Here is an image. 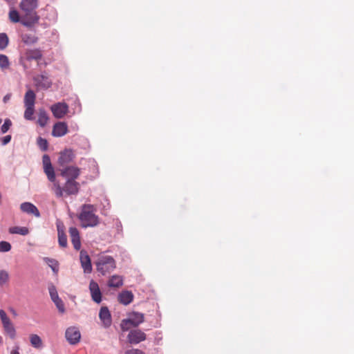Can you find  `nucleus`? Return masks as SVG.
Masks as SVG:
<instances>
[{"label": "nucleus", "mask_w": 354, "mask_h": 354, "mask_svg": "<svg viewBox=\"0 0 354 354\" xmlns=\"http://www.w3.org/2000/svg\"><path fill=\"white\" fill-rule=\"evenodd\" d=\"M95 266L97 271L102 275L105 276L116 268V262L111 256L104 255L97 259Z\"/></svg>", "instance_id": "20e7f679"}, {"label": "nucleus", "mask_w": 354, "mask_h": 354, "mask_svg": "<svg viewBox=\"0 0 354 354\" xmlns=\"http://www.w3.org/2000/svg\"><path fill=\"white\" fill-rule=\"evenodd\" d=\"M60 174L66 180L74 179L75 180L80 175V169L74 166L66 167L60 169Z\"/></svg>", "instance_id": "0eeeda50"}, {"label": "nucleus", "mask_w": 354, "mask_h": 354, "mask_svg": "<svg viewBox=\"0 0 354 354\" xmlns=\"http://www.w3.org/2000/svg\"><path fill=\"white\" fill-rule=\"evenodd\" d=\"M30 344L32 347L37 349L41 348L43 346V342L41 337L36 334H31L29 337Z\"/></svg>", "instance_id": "b1692460"}, {"label": "nucleus", "mask_w": 354, "mask_h": 354, "mask_svg": "<svg viewBox=\"0 0 354 354\" xmlns=\"http://www.w3.org/2000/svg\"><path fill=\"white\" fill-rule=\"evenodd\" d=\"M49 293L53 301L59 298L56 288L54 286H52L49 288Z\"/></svg>", "instance_id": "ea45409f"}, {"label": "nucleus", "mask_w": 354, "mask_h": 354, "mask_svg": "<svg viewBox=\"0 0 354 354\" xmlns=\"http://www.w3.org/2000/svg\"><path fill=\"white\" fill-rule=\"evenodd\" d=\"M38 0H21L19 8L23 12L21 23L26 27H32L39 22V16L36 12Z\"/></svg>", "instance_id": "f257e3e1"}, {"label": "nucleus", "mask_w": 354, "mask_h": 354, "mask_svg": "<svg viewBox=\"0 0 354 354\" xmlns=\"http://www.w3.org/2000/svg\"><path fill=\"white\" fill-rule=\"evenodd\" d=\"M26 59L28 61L39 60L42 57V53L39 49H30L25 53Z\"/></svg>", "instance_id": "aec40b11"}, {"label": "nucleus", "mask_w": 354, "mask_h": 354, "mask_svg": "<svg viewBox=\"0 0 354 354\" xmlns=\"http://www.w3.org/2000/svg\"><path fill=\"white\" fill-rule=\"evenodd\" d=\"M123 281L124 279L122 276L114 274L109 278L107 286L110 288H119L123 286Z\"/></svg>", "instance_id": "6ab92c4d"}, {"label": "nucleus", "mask_w": 354, "mask_h": 354, "mask_svg": "<svg viewBox=\"0 0 354 354\" xmlns=\"http://www.w3.org/2000/svg\"><path fill=\"white\" fill-rule=\"evenodd\" d=\"M9 19L13 23L21 21L19 14L17 10L11 9L9 12Z\"/></svg>", "instance_id": "7c9ffc66"}, {"label": "nucleus", "mask_w": 354, "mask_h": 354, "mask_svg": "<svg viewBox=\"0 0 354 354\" xmlns=\"http://www.w3.org/2000/svg\"><path fill=\"white\" fill-rule=\"evenodd\" d=\"M133 295L131 291L124 290L122 291L118 296V301L123 305H129L133 301Z\"/></svg>", "instance_id": "a211bd4d"}, {"label": "nucleus", "mask_w": 354, "mask_h": 354, "mask_svg": "<svg viewBox=\"0 0 354 354\" xmlns=\"http://www.w3.org/2000/svg\"><path fill=\"white\" fill-rule=\"evenodd\" d=\"M36 95L32 90H28L24 95V105L35 106Z\"/></svg>", "instance_id": "5701e85b"}, {"label": "nucleus", "mask_w": 354, "mask_h": 354, "mask_svg": "<svg viewBox=\"0 0 354 354\" xmlns=\"http://www.w3.org/2000/svg\"><path fill=\"white\" fill-rule=\"evenodd\" d=\"M8 44V37L6 33H0V49L3 50Z\"/></svg>", "instance_id": "2f4dec72"}, {"label": "nucleus", "mask_w": 354, "mask_h": 354, "mask_svg": "<svg viewBox=\"0 0 354 354\" xmlns=\"http://www.w3.org/2000/svg\"><path fill=\"white\" fill-rule=\"evenodd\" d=\"M8 273L5 270L0 271V286H3L8 281Z\"/></svg>", "instance_id": "f704fd0d"}, {"label": "nucleus", "mask_w": 354, "mask_h": 354, "mask_svg": "<svg viewBox=\"0 0 354 354\" xmlns=\"http://www.w3.org/2000/svg\"><path fill=\"white\" fill-rule=\"evenodd\" d=\"M44 170L45 174L47 176L48 179L50 182H53V183L55 182H56L55 181V174L54 169H53V167L51 164H49L48 166L45 167L44 168Z\"/></svg>", "instance_id": "bb28decb"}, {"label": "nucleus", "mask_w": 354, "mask_h": 354, "mask_svg": "<svg viewBox=\"0 0 354 354\" xmlns=\"http://www.w3.org/2000/svg\"><path fill=\"white\" fill-rule=\"evenodd\" d=\"M26 110L24 111V118L28 120L33 119V114L35 113V106L24 105Z\"/></svg>", "instance_id": "c85d7f7f"}, {"label": "nucleus", "mask_w": 354, "mask_h": 354, "mask_svg": "<svg viewBox=\"0 0 354 354\" xmlns=\"http://www.w3.org/2000/svg\"><path fill=\"white\" fill-rule=\"evenodd\" d=\"M43 163H44V168L46 166H48L49 164H51L50 158L48 155H44L43 156Z\"/></svg>", "instance_id": "37998d69"}, {"label": "nucleus", "mask_w": 354, "mask_h": 354, "mask_svg": "<svg viewBox=\"0 0 354 354\" xmlns=\"http://www.w3.org/2000/svg\"><path fill=\"white\" fill-rule=\"evenodd\" d=\"M146 334L140 329L130 330L127 335L128 342L131 344H138L146 339Z\"/></svg>", "instance_id": "423d86ee"}, {"label": "nucleus", "mask_w": 354, "mask_h": 354, "mask_svg": "<svg viewBox=\"0 0 354 354\" xmlns=\"http://www.w3.org/2000/svg\"><path fill=\"white\" fill-rule=\"evenodd\" d=\"M37 144L39 147V148L42 151H46L48 149V142L46 139H44L42 138H39L37 140Z\"/></svg>", "instance_id": "4c0bfd02"}, {"label": "nucleus", "mask_w": 354, "mask_h": 354, "mask_svg": "<svg viewBox=\"0 0 354 354\" xmlns=\"http://www.w3.org/2000/svg\"><path fill=\"white\" fill-rule=\"evenodd\" d=\"M65 337L71 344H76L80 342L81 335L78 328L69 327L66 330Z\"/></svg>", "instance_id": "6e6552de"}, {"label": "nucleus", "mask_w": 354, "mask_h": 354, "mask_svg": "<svg viewBox=\"0 0 354 354\" xmlns=\"http://www.w3.org/2000/svg\"><path fill=\"white\" fill-rule=\"evenodd\" d=\"M53 302L60 313H64L65 312L64 304L59 297L54 300Z\"/></svg>", "instance_id": "e433bc0d"}, {"label": "nucleus", "mask_w": 354, "mask_h": 354, "mask_svg": "<svg viewBox=\"0 0 354 354\" xmlns=\"http://www.w3.org/2000/svg\"><path fill=\"white\" fill-rule=\"evenodd\" d=\"M1 122V119H0V123Z\"/></svg>", "instance_id": "de8ad7c7"}, {"label": "nucleus", "mask_w": 354, "mask_h": 354, "mask_svg": "<svg viewBox=\"0 0 354 354\" xmlns=\"http://www.w3.org/2000/svg\"><path fill=\"white\" fill-rule=\"evenodd\" d=\"M44 261L48 265V266L52 269L55 274L58 272L59 263L57 260L48 257H45L44 258Z\"/></svg>", "instance_id": "393cba45"}, {"label": "nucleus", "mask_w": 354, "mask_h": 354, "mask_svg": "<svg viewBox=\"0 0 354 354\" xmlns=\"http://www.w3.org/2000/svg\"><path fill=\"white\" fill-rule=\"evenodd\" d=\"M10 66V62L8 57L6 55H0V68L1 70L8 68Z\"/></svg>", "instance_id": "c756f323"}, {"label": "nucleus", "mask_w": 354, "mask_h": 354, "mask_svg": "<svg viewBox=\"0 0 354 354\" xmlns=\"http://www.w3.org/2000/svg\"><path fill=\"white\" fill-rule=\"evenodd\" d=\"M144 315L140 313H133L130 318L126 320H123V322L129 323L134 327H137L138 325L144 322Z\"/></svg>", "instance_id": "f3484780"}, {"label": "nucleus", "mask_w": 354, "mask_h": 354, "mask_svg": "<svg viewBox=\"0 0 354 354\" xmlns=\"http://www.w3.org/2000/svg\"><path fill=\"white\" fill-rule=\"evenodd\" d=\"M22 40L26 44H35L37 41V38L33 35H24L22 37Z\"/></svg>", "instance_id": "473e14b6"}, {"label": "nucleus", "mask_w": 354, "mask_h": 354, "mask_svg": "<svg viewBox=\"0 0 354 354\" xmlns=\"http://www.w3.org/2000/svg\"><path fill=\"white\" fill-rule=\"evenodd\" d=\"M1 140V144L3 145H6L10 142L11 136H10V135L6 136L3 137Z\"/></svg>", "instance_id": "79ce46f5"}, {"label": "nucleus", "mask_w": 354, "mask_h": 354, "mask_svg": "<svg viewBox=\"0 0 354 354\" xmlns=\"http://www.w3.org/2000/svg\"><path fill=\"white\" fill-rule=\"evenodd\" d=\"M11 248L10 243L4 241L0 242V252H9L11 250Z\"/></svg>", "instance_id": "72a5a7b5"}, {"label": "nucleus", "mask_w": 354, "mask_h": 354, "mask_svg": "<svg viewBox=\"0 0 354 354\" xmlns=\"http://www.w3.org/2000/svg\"><path fill=\"white\" fill-rule=\"evenodd\" d=\"M19 346H15V348L11 351L10 354H19Z\"/></svg>", "instance_id": "c03bdc74"}, {"label": "nucleus", "mask_w": 354, "mask_h": 354, "mask_svg": "<svg viewBox=\"0 0 354 354\" xmlns=\"http://www.w3.org/2000/svg\"><path fill=\"white\" fill-rule=\"evenodd\" d=\"M34 81L37 87L43 89H47L50 88L52 84L51 80L46 75L44 74L37 75L34 78Z\"/></svg>", "instance_id": "f8f14e48"}, {"label": "nucleus", "mask_w": 354, "mask_h": 354, "mask_svg": "<svg viewBox=\"0 0 354 354\" xmlns=\"http://www.w3.org/2000/svg\"><path fill=\"white\" fill-rule=\"evenodd\" d=\"M10 234H18L21 235H26L29 230L26 227H12L9 229Z\"/></svg>", "instance_id": "cd10ccee"}, {"label": "nucleus", "mask_w": 354, "mask_h": 354, "mask_svg": "<svg viewBox=\"0 0 354 354\" xmlns=\"http://www.w3.org/2000/svg\"><path fill=\"white\" fill-rule=\"evenodd\" d=\"M50 111L55 118H63L69 111L68 105L64 102H60L53 104Z\"/></svg>", "instance_id": "39448f33"}, {"label": "nucleus", "mask_w": 354, "mask_h": 354, "mask_svg": "<svg viewBox=\"0 0 354 354\" xmlns=\"http://www.w3.org/2000/svg\"><path fill=\"white\" fill-rule=\"evenodd\" d=\"M95 212L96 209L93 205L84 204L82 206L77 217L82 227H93L100 223V218Z\"/></svg>", "instance_id": "f03ea898"}, {"label": "nucleus", "mask_w": 354, "mask_h": 354, "mask_svg": "<svg viewBox=\"0 0 354 354\" xmlns=\"http://www.w3.org/2000/svg\"><path fill=\"white\" fill-rule=\"evenodd\" d=\"M0 343H3L2 337L0 336Z\"/></svg>", "instance_id": "49530a36"}, {"label": "nucleus", "mask_w": 354, "mask_h": 354, "mask_svg": "<svg viewBox=\"0 0 354 354\" xmlns=\"http://www.w3.org/2000/svg\"><path fill=\"white\" fill-rule=\"evenodd\" d=\"M20 209L22 212L28 214H32L35 217H39L40 213L37 207L31 203L25 202L21 204Z\"/></svg>", "instance_id": "2eb2a0df"}, {"label": "nucleus", "mask_w": 354, "mask_h": 354, "mask_svg": "<svg viewBox=\"0 0 354 354\" xmlns=\"http://www.w3.org/2000/svg\"><path fill=\"white\" fill-rule=\"evenodd\" d=\"M74 154L71 149H66L61 152L58 158V163L60 166H65L73 161Z\"/></svg>", "instance_id": "ddd939ff"}, {"label": "nucleus", "mask_w": 354, "mask_h": 354, "mask_svg": "<svg viewBox=\"0 0 354 354\" xmlns=\"http://www.w3.org/2000/svg\"><path fill=\"white\" fill-rule=\"evenodd\" d=\"M68 133V126L66 122H58L53 126L52 135L54 137H62Z\"/></svg>", "instance_id": "9d476101"}, {"label": "nucleus", "mask_w": 354, "mask_h": 354, "mask_svg": "<svg viewBox=\"0 0 354 354\" xmlns=\"http://www.w3.org/2000/svg\"><path fill=\"white\" fill-rule=\"evenodd\" d=\"M0 318L2 322V324L8 323L10 321L9 317L7 316L6 312L3 310H0Z\"/></svg>", "instance_id": "58836bf2"}, {"label": "nucleus", "mask_w": 354, "mask_h": 354, "mask_svg": "<svg viewBox=\"0 0 354 354\" xmlns=\"http://www.w3.org/2000/svg\"><path fill=\"white\" fill-rule=\"evenodd\" d=\"M55 196L61 198L64 195H75L80 189V183L74 180V179H68L63 187H61L59 182H55L51 187Z\"/></svg>", "instance_id": "7ed1b4c3"}, {"label": "nucleus", "mask_w": 354, "mask_h": 354, "mask_svg": "<svg viewBox=\"0 0 354 354\" xmlns=\"http://www.w3.org/2000/svg\"><path fill=\"white\" fill-rule=\"evenodd\" d=\"M89 290L93 301L100 304L102 301V293L97 283L91 280L89 283Z\"/></svg>", "instance_id": "1a4fd4ad"}, {"label": "nucleus", "mask_w": 354, "mask_h": 354, "mask_svg": "<svg viewBox=\"0 0 354 354\" xmlns=\"http://www.w3.org/2000/svg\"><path fill=\"white\" fill-rule=\"evenodd\" d=\"M99 317L105 327L107 328L111 326L112 322L111 316L107 307L101 308Z\"/></svg>", "instance_id": "dca6fc26"}, {"label": "nucleus", "mask_w": 354, "mask_h": 354, "mask_svg": "<svg viewBox=\"0 0 354 354\" xmlns=\"http://www.w3.org/2000/svg\"><path fill=\"white\" fill-rule=\"evenodd\" d=\"M6 333L11 339H15L16 336V330L11 322L3 324Z\"/></svg>", "instance_id": "a878e982"}, {"label": "nucleus", "mask_w": 354, "mask_h": 354, "mask_svg": "<svg viewBox=\"0 0 354 354\" xmlns=\"http://www.w3.org/2000/svg\"><path fill=\"white\" fill-rule=\"evenodd\" d=\"M125 354H145L142 351L138 348H132L126 351Z\"/></svg>", "instance_id": "a19ab883"}, {"label": "nucleus", "mask_w": 354, "mask_h": 354, "mask_svg": "<svg viewBox=\"0 0 354 354\" xmlns=\"http://www.w3.org/2000/svg\"><path fill=\"white\" fill-rule=\"evenodd\" d=\"M10 97H11V94L8 93V94L6 95L3 97V102H4L5 103H6L8 100H10Z\"/></svg>", "instance_id": "a18cd8bd"}, {"label": "nucleus", "mask_w": 354, "mask_h": 354, "mask_svg": "<svg viewBox=\"0 0 354 354\" xmlns=\"http://www.w3.org/2000/svg\"><path fill=\"white\" fill-rule=\"evenodd\" d=\"M49 117L48 115L47 112L44 109H39L37 119V124L41 127H44L47 123L48 122Z\"/></svg>", "instance_id": "4be33fe9"}, {"label": "nucleus", "mask_w": 354, "mask_h": 354, "mask_svg": "<svg viewBox=\"0 0 354 354\" xmlns=\"http://www.w3.org/2000/svg\"><path fill=\"white\" fill-rule=\"evenodd\" d=\"M12 126V122L10 119L7 118L5 120L3 124L1 127V131L2 133H6Z\"/></svg>", "instance_id": "c9c22d12"}, {"label": "nucleus", "mask_w": 354, "mask_h": 354, "mask_svg": "<svg viewBox=\"0 0 354 354\" xmlns=\"http://www.w3.org/2000/svg\"><path fill=\"white\" fill-rule=\"evenodd\" d=\"M58 242L62 248L67 247V236L64 231V226L57 225Z\"/></svg>", "instance_id": "412c9836"}, {"label": "nucleus", "mask_w": 354, "mask_h": 354, "mask_svg": "<svg viewBox=\"0 0 354 354\" xmlns=\"http://www.w3.org/2000/svg\"><path fill=\"white\" fill-rule=\"evenodd\" d=\"M69 234L71 239L72 244L76 250H80L81 248V241L80 232L75 227L69 228Z\"/></svg>", "instance_id": "4468645a"}, {"label": "nucleus", "mask_w": 354, "mask_h": 354, "mask_svg": "<svg viewBox=\"0 0 354 354\" xmlns=\"http://www.w3.org/2000/svg\"><path fill=\"white\" fill-rule=\"evenodd\" d=\"M80 262L82 267L85 273H91L92 272V265L90 257L86 252L82 250L80 252Z\"/></svg>", "instance_id": "9b49d317"}]
</instances>
